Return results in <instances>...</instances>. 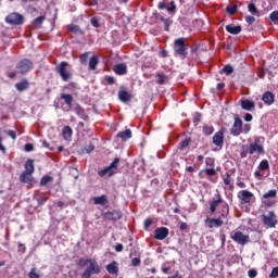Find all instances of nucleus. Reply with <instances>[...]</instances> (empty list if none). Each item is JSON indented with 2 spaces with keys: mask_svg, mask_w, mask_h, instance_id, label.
Segmentation results:
<instances>
[{
  "mask_svg": "<svg viewBox=\"0 0 278 278\" xmlns=\"http://www.w3.org/2000/svg\"><path fill=\"white\" fill-rule=\"evenodd\" d=\"M219 203H223V199H220V198L218 200H214L211 203L210 210H211L212 214H214V212H216V207H218Z\"/></svg>",
  "mask_w": 278,
  "mask_h": 278,
  "instance_id": "nucleus-31",
  "label": "nucleus"
},
{
  "mask_svg": "<svg viewBox=\"0 0 278 278\" xmlns=\"http://www.w3.org/2000/svg\"><path fill=\"white\" fill-rule=\"evenodd\" d=\"M87 62H88V52L80 55V63L87 64Z\"/></svg>",
  "mask_w": 278,
  "mask_h": 278,
  "instance_id": "nucleus-48",
  "label": "nucleus"
},
{
  "mask_svg": "<svg viewBox=\"0 0 278 278\" xmlns=\"http://www.w3.org/2000/svg\"><path fill=\"white\" fill-rule=\"evenodd\" d=\"M205 225L208 227V229H214V227H223V220L220 218L214 219V218H206Z\"/></svg>",
  "mask_w": 278,
  "mask_h": 278,
  "instance_id": "nucleus-14",
  "label": "nucleus"
},
{
  "mask_svg": "<svg viewBox=\"0 0 278 278\" xmlns=\"http://www.w3.org/2000/svg\"><path fill=\"white\" fill-rule=\"evenodd\" d=\"M224 73L227 74V75H231L233 73V67L231 65H226L224 68H223Z\"/></svg>",
  "mask_w": 278,
  "mask_h": 278,
  "instance_id": "nucleus-41",
  "label": "nucleus"
},
{
  "mask_svg": "<svg viewBox=\"0 0 278 278\" xmlns=\"http://www.w3.org/2000/svg\"><path fill=\"white\" fill-rule=\"evenodd\" d=\"M4 134H7V136L12 138V140H16V132H14V130H7L4 131Z\"/></svg>",
  "mask_w": 278,
  "mask_h": 278,
  "instance_id": "nucleus-45",
  "label": "nucleus"
},
{
  "mask_svg": "<svg viewBox=\"0 0 278 278\" xmlns=\"http://www.w3.org/2000/svg\"><path fill=\"white\" fill-rule=\"evenodd\" d=\"M29 278H40V275L36 274V268H33L29 274H28Z\"/></svg>",
  "mask_w": 278,
  "mask_h": 278,
  "instance_id": "nucleus-47",
  "label": "nucleus"
},
{
  "mask_svg": "<svg viewBox=\"0 0 278 278\" xmlns=\"http://www.w3.org/2000/svg\"><path fill=\"white\" fill-rule=\"evenodd\" d=\"M226 31H228V34H232V36H238V34L242 31V27L229 24L226 26Z\"/></svg>",
  "mask_w": 278,
  "mask_h": 278,
  "instance_id": "nucleus-18",
  "label": "nucleus"
},
{
  "mask_svg": "<svg viewBox=\"0 0 278 278\" xmlns=\"http://www.w3.org/2000/svg\"><path fill=\"white\" fill-rule=\"evenodd\" d=\"M99 21H101V18H99V17H92V18L90 20V23H91L92 27H101V24L99 23Z\"/></svg>",
  "mask_w": 278,
  "mask_h": 278,
  "instance_id": "nucleus-38",
  "label": "nucleus"
},
{
  "mask_svg": "<svg viewBox=\"0 0 278 278\" xmlns=\"http://www.w3.org/2000/svg\"><path fill=\"white\" fill-rule=\"evenodd\" d=\"M115 251L117 253H121V251H123V244L118 243L117 245H115Z\"/></svg>",
  "mask_w": 278,
  "mask_h": 278,
  "instance_id": "nucleus-62",
  "label": "nucleus"
},
{
  "mask_svg": "<svg viewBox=\"0 0 278 278\" xmlns=\"http://www.w3.org/2000/svg\"><path fill=\"white\" fill-rule=\"evenodd\" d=\"M270 278H277L278 277V267H274L271 273L269 274Z\"/></svg>",
  "mask_w": 278,
  "mask_h": 278,
  "instance_id": "nucleus-50",
  "label": "nucleus"
},
{
  "mask_svg": "<svg viewBox=\"0 0 278 278\" xmlns=\"http://www.w3.org/2000/svg\"><path fill=\"white\" fill-rule=\"evenodd\" d=\"M86 153H92V151H94V146L89 144L86 149H85Z\"/></svg>",
  "mask_w": 278,
  "mask_h": 278,
  "instance_id": "nucleus-58",
  "label": "nucleus"
},
{
  "mask_svg": "<svg viewBox=\"0 0 278 278\" xmlns=\"http://www.w3.org/2000/svg\"><path fill=\"white\" fill-rule=\"evenodd\" d=\"M70 31H73L74 34H77L79 31V26L72 24L68 26Z\"/></svg>",
  "mask_w": 278,
  "mask_h": 278,
  "instance_id": "nucleus-46",
  "label": "nucleus"
},
{
  "mask_svg": "<svg viewBox=\"0 0 278 278\" xmlns=\"http://www.w3.org/2000/svg\"><path fill=\"white\" fill-rule=\"evenodd\" d=\"M277 197V190L271 189L267 193L263 194V199H275Z\"/></svg>",
  "mask_w": 278,
  "mask_h": 278,
  "instance_id": "nucleus-32",
  "label": "nucleus"
},
{
  "mask_svg": "<svg viewBox=\"0 0 278 278\" xmlns=\"http://www.w3.org/2000/svg\"><path fill=\"white\" fill-rule=\"evenodd\" d=\"M248 10L251 14H257V7H255V3H250Z\"/></svg>",
  "mask_w": 278,
  "mask_h": 278,
  "instance_id": "nucleus-40",
  "label": "nucleus"
},
{
  "mask_svg": "<svg viewBox=\"0 0 278 278\" xmlns=\"http://www.w3.org/2000/svg\"><path fill=\"white\" fill-rule=\"evenodd\" d=\"M262 220L267 229H275V227H277V215L273 211H270L267 215H263Z\"/></svg>",
  "mask_w": 278,
  "mask_h": 278,
  "instance_id": "nucleus-6",
  "label": "nucleus"
},
{
  "mask_svg": "<svg viewBox=\"0 0 278 278\" xmlns=\"http://www.w3.org/2000/svg\"><path fill=\"white\" fill-rule=\"evenodd\" d=\"M104 80L112 86L114 84V76H105Z\"/></svg>",
  "mask_w": 278,
  "mask_h": 278,
  "instance_id": "nucleus-52",
  "label": "nucleus"
},
{
  "mask_svg": "<svg viewBox=\"0 0 278 278\" xmlns=\"http://www.w3.org/2000/svg\"><path fill=\"white\" fill-rule=\"evenodd\" d=\"M20 180H21L23 184H31V181H34V177H31V173H29V172H24V173L21 174Z\"/></svg>",
  "mask_w": 278,
  "mask_h": 278,
  "instance_id": "nucleus-21",
  "label": "nucleus"
},
{
  "mask_svg": "<svg viewBox=\"0 0 278 278\" xmlns=\"http://www.w3.org/2000/svg\"><path fill=\"white\" fill-rule=\"evenodd\" d=\"M131 264L132 266H140V258L138 257L132 258Z\"/></svg>",
  "mask_w": 278,
  "mask_h": 278,
  "instance_id": "nucleus-57",
  "label": "nucleus"
},
{
  "mask_svg": "<svg viewBox=\"0 0 278 278\" xmlns=\"http://www.w3.org/2000/svg\"><path fill=\"white\" fill-rule=\"evenodd\" d=\"M206 175H208V177H214V175H216V169L214 168L206 169Z\"/></svg>",
  "mask_w": 278,
  "mask_h": 278,
  "instance_id": "nucleus-54",
  "label": "nucleus"
},
{
  "mask_svg": "<svg viewBox=\"0 0 278 278\" xmlns=\"http://www.w3.org/2000/svg\"><path fill=\"white\" fill-rule=\"evenodd\" d=\"M241 108L247 112H252V110H255V102L251 100H241Z\"/></svg>",
  "mask_w": 278,
  "mask_h": 278,
  "instance_id": "nucleus-17",
  "label": "nucleus"
},
{
  "mask_svg": "<svg viewBox=\"0 0 278 278\" xmlns=\"http://www.w3.org/2000/svg\"><path fill=\"white\" fill-rule=\"evenodd\" d=\"M270 21H273V23H275V25H278V11H274L270 15H269Z\"/></svg>",
  "mask_w": 278,
  "mask_h": 278,
  "instance_id": "nucleus-34",
  "label": "nucleus"
},
{
  "mask_svg": "<svg viewBox=\"0 0 278 278\" xmlns=\"http://www.w3.org/2000/svg\"><path fill=\"white\" fill-rule=\"evenodd\" d=\"M119 162L121 160L118 157L114 159V161L110 164V166L98 172L99 177H112V175L116 173V168H118Z\"/></svg>",
  "mask_w": 278,
  "mask_h": 278,
  "instance_id": "nucleus-5",
  "label": "nucleus"
},
{
  "mask_svg": "<svg viewBox=\"0 0 278 278\" xmlns=\"http://www.w3.org/2000/svg\"><path fill=\"white\" fill-rule=\"evenodd\" d=\"M24 173H34V160L29 159L25 163V172Z\"/></svg>",
  "mask_w": 278,
  "mask_h": 278,
  "instance_id": "nucleus-28",
  "label": "nucleus"
},
{
  "mask_svg": "<svg viewBox=\"0 0 278 278\" xmlns=\"http://www.w3.org/2000/svg\"><path fill=\"white\" fill-rule=\"evenodd\" d=\"M168 228L166 227H161V228H156L154 230V238L156 240H166V238H168Z\"/></svg>",
  "mask_w": 278,
  "mask_h": 278,
  "instance_id": "nucleus-13",
  "label": "nucleus"
},
{
  "mask_svg": "<svg viewBox=\"0 0 278 278\" xmlns=\"http://www.w3.org/2000/svg\"><path fill=\"white\" fill-rule=\"evenodd\" d=\"M15 88L18 90V92H23V90H27V88H29V81H27V79H23L22 81L15 84Z\"/></svg>",
  "mask_w": 278,
  "mask_h": 278,
  "instance_id": "nucleus-25",
  "label": "nucleus"
},
{
  "mask_svg": "<svg viewBox=\"0 0 278 278\" xmlns=\"http://www.w3.org/2000/svg\"><path fill=\"white\" fill-rule=\"evenodd\" d=\"M43 21H45V16H39V17L35 18L34 26L35 27H40V25H42Z\"/></svg>",
  "mask_w": 278,
  "mask_h": 278,
  "instance_id": "nucleus-37",
  "label": "nucleus"
},
{
  "mask_svg": "<svg viewBox=\"0 0 278 278\" xmlns=\"http://www.w3.org/2000/svg\"><path fill=\"white\" fill-rule=\"evenodd\" d=\"M78 266H86V270L83 273V278H90L92 275H99L101 273V267L99 266V263L97 261L89 258H80L77 262Z\"/></svg>",
  "mask_w": 278,
  "mask_h": 278,
  "instance_id": "nucleus-1",
  "label": "nucleus"
},
{
  "mask_svg": "<svg viewBox=\"0 0 278 278\" xmlns=\"http://www.w3.org/2000/svg\"><path fill=\"white\" fill-rule=\"evenodd\" d=\"M56 73H59L63 81H71V79H73V73L68 70V62H61L60 65L56 66Z\"/></svg>",
  "mask_w": 278,
  "mask_h": 278,
  "instance_id": "nucleus-4",
  "label": "nucleus"
},
{
  "mask_svg": "<svg viewBox=\"0 0 278 278\" xmlns=\"http://www.w3.org/2000/svg\"><path fill=\"white\" fill-rule=\"evenodd\" d=\"M5 23L9 25H23L24 17L20 13H11L5 17Z\"/></svg>",
  "mask_w": 278,
  "mask_h": 278,
  "instance_id": "nucleus-10",
  "label": "nucleus"
},
{
  "mask_svg": "<svg viewBox=\"0 0 278 278\" xmlns=\"http://www.w3.org/2000/svg\"><path fill=\"white\" fill-rule=\"evenodd\" d=\"M17 73H21L22 75H25V73H29L31 68H34V63L29 60H22L16 65Z\"/></svg>",
  "mask_w": 278,
  "mask_h": 278,
  "instance_id": "nucleus-9",
  "label": "nucleus"
},
{
  "mask_svg": "<svg viewBox=\"0 0 278 278\" xmlns=\"http://www.w3.org/2000/svg\"><path fill=\"white\" fill-rule=\"evenodd\" d=\"M118 99L123 103H127V101H131V93H129L125 90H122V91L118 92Z\"/></svg>",
  "mask_w": 278,
  "mask_h": 278,
  "instance_id": "nucleus-22",
  "label": "nucleus"
},
{
  "mask_svg": "<svg viewBox=\"0 0 278 278\" xmlns=\"http://www.w3.org/2000/svg\"><path fill=\"white\" fill-rule=\"evenodd\" d=\"M24 149L26 152L34 151V146L31 143H26Z\"/></svg>",
  "mask_w": 278,
  "mask_h": 278,
  "instance_id": "nucleus-55",
  "label": "nucleus"
},
{
  "mask_svg": "<svg viewBox=\"0 0 278 278\" xmlns=\"http://www.w3.org/2000/svg\"><path fill=\"white\" fill-rule=\"evenodd\" d=\"M61 99H63V101H65L68 110H71L73 108V96H71L70 93H62Z\"/></svg>",
  "mask_w": 278,
  "mask_h": 278,
  "instance_id": "nucleus-27",
  "label": "nucleus"
},
{
  "mask_svg": "<svg viewBox=\"0 0 278 278\" xmlns=\"http://www.w3.org/2000/svg\"><path fill=\"white\" fill-rule=\"evenodd\" d=\"M245 21H247V23H248L249 25H253V23H255V17H254V16H248V17L245 18Z\"/></svg>",
  "mask_w": 278,
  "mask_h": 278,
  "instance_id": "nucleus-56",
  "label": "nucleus"
},
{
  "mask_svg": "<svg viewBox=\"0 0 278 278\" xmlns=\"http://www.w3.org/2000/svg\"><path fill=\"white\" fill-rule=\"evenodd\" d=\"M248 276H249L250 278H255V277H257V271H256L255 269H250V270L248 271Z\"/></svg>",
  "mask_w": 278,
  "mask_h": 278,
  "instance_id": "nucleus-51",
  "label": "nucleus"
},
{
  "mask_svg": "<svg viewBox=\"0 0 278 278\" xmlns=\"http://www.w3.org/2000/svg\"><path fill=\"white\" fill-rule=\"evenodd\" d=\"M163 24H164L165 31H168L170 25H173V21H170V18H167L165 20V22H163Z\"/></svg>",
  "mask_w": 278,
  "mask_h": 278,
  "instance_id": "nucleus-42",
  "label": "nucleus"
},
{
  "mask_svg": "<svg viewBox=\"0 0 278 278\" xmlns=\"http://www.w3.org/2000/svg\"><path fill=\"white\" fill-rule=\"evenodd\" d=\"M230 134L232 136H240L242 134V119H240L238 114H235V123L230 129Z\"/></svg>",
  "mask_w": 278,
  "mask_h": 278,
  "instance_id": "nucleus-11",
  "label": "nucleus"
},
{
  "mask_svg": "<svg viewBox=\"0 0 278 278\" xmlns=\"http://www.w3.org/2000/svg\"><path fill=\"white\" fill-rule=\"evenodd\" d=\"M237 11H238L237 5L227 7V12L230 13L231 15L236 14Z\"/></svg>",
  "mask_w": 278,
  "mask_h": 278,
  "instance_id": "nucleus-44",
  "label": "nucleus"
},
{
  "mask_svg": "<svg viewBox=\"0 0 278 278\" xmlns=\"http://www.w3.org/2000/svg\"><path fill=\"white\" fill-rule=\"evenodd\" d=\"M245 147L250 155H253V153H258V155H262L264 154V138L256 137L253 143H250V146H245Z\"/></svg>",
  "mask_w": 278,
  "mask_h": 278,
  "instance_id": "nucleus-3",
  "label": "nucleus"
},
{
  "mask_svg": "<svg viewBox=\"0 0 278 278\" xmlns=\"http://www.w3.org/2000/svg\"><path fill=\"white\" fill-rule=\"evenodd\" d=\"M249 131H251V125L247 124L243 127V134H249Z\"/></svg>",
  "mask_w": 278,
  "mask_h": 278,
  "instance_id": "nucleus-60",
  "label": "nucleus"
},
{
  "mask_svg": "<svg viewBox=\"0 0 278 278\" xmlns=\"http://www.w3.org/2000/svg\"><path fill=\"white\" fill-rule=\"evenodd\" d=\"M122 216L123 214L121 213V211H112L104 213V218H106V220H118Z\"/></svg>",
  "mask_w": 278,
  "mask_h": 278,
  "instance_id": "nucleus-15",
  "label": "nucleus"
},
{
  "mask_svg": "<svg viewBox=\"0 0 278 278\" xmlns=\"http://www.w3.org/2000/svg\"><path fill=\"white\" fill-rule=\"evenodd\" d=\"M156 81H157V84H160L161 86L162 85H164V81H166V76L165 75H163V74H157L156 75Z\"/></svg>",
  "mask_w": 278,
  "mask_h": 278,
  "instance_id": "nucleus-39",
  "label": "nucleus"
},
{
  "mask_svg": "<svg viewBox=\"0 0 278 278\" xmlns=\"http://www.w3.org/2000/svg\"><path fill=\"white\" fill-rule=\"evenodd\" d=\"M113 71L116 75H127V65L125 63L116 64L114 65Z\"/></svg>",
  "mask_w": 278,
  "mask_h": 278,
  "instance_id": "nucleus-16",
  "label": "nucleus"
},
{
  "mask_svg": "<svg viewBox=\"0 0 278 278\" xmlns=\"http://www.w3.org/2000/svg\"><path fill=\"white\" fill-rule=\"evenodd\" d=\"M38 201L39 205H43V203H47V198H40Z\"/></svg>",
  "mask_w": 278,
  "mask_h": 278,
  "instance_id": "nucleus-63",
  "label": "nucleus"
},
{
  "mask_svg": "<svg viewBox=\"0 0 278 278\" xmlns=\"http://www.w3.org/2000/svg\"><path fill=\"white\" fill-rule=\"evenodd\" d=\"M244 121L245 123H251V121H253V115H251V113H247L244 115Z\"/></svg>",
  "mask_w": 278,
  "mask_h": 278,
  "instance_id": "nucleus-53",
  "label": "nucleus"
},
{
  "mask_svg": "<svg viewBox=\"0 0 278 278\" xmlns=\"http://www.w3.org/2000/svg\"><path fill=\"white\" fill-rule=\"evenodd\" d=\"M99 64V58L97 56H91L89 60V68L90 71H94Z\"/></svg>",
  "mask_w": 278,
  "mask_h": 278,
  "instance_id": "nucleus-29",
  "label": "nucleus"
},
{
  "mask_svg": "<svg viewBox=\"0 0 278 278\" xmlns=\"http://www.w3.org/2000/svg\"><path fill=\"white\" fill-rule=\"evenodd\" d=\"M157 8L159 10H167L168 14L173 15H175L177 12V5H175V1L163 0L159 2Z\"/></svg>",
  "mask_w": 278,
  "mask_h": 278,
  "instance_id": "nucleus-8",
  "label": "nucleus"
},
{
  "mask_svg": "<svg viewBox=\"0 0 278 278\" xmlns=\"http://www.w3.org/2000/svg\"><path fill=\"white\" fill-rule=\"evenodd\" d=\"M117 137L121 138V140L123 142H125L126 140H129V138H131V129H126L124 131H119L117 134Z\"/></svg>",
  "mask_w": 278,
  "mask_h": 278,
  "instance_id": "nucleus-26",
  "label": "nucleus"
},
{
  "mask_svg": "<svg viewBox=\"0 0 278 278\" xmlns=\"http://www.w3.org/2000/svg\"><path fill=\"white\" fill-rule=\"evenodd\" d=\"M225 186H230V190H233V180H231V175L227 174L226 178H224Z\"/></svg>",
  "mask_w": 278,
  "mask_h": 278,
  "instance_id": "nucleus-33",
  "label": "nucleus"
},
{
  "mask_svg": "<svg viewBox=\"0 0 278 278\" xmlns=\"http://www.w3.org/2000/svg\"><path fill=\"white\" fill-rule=\"evenodd\" d=\"M231 240L233 242H237V244H240L241 247H244V244H249V235L242 233V231H235L230 233Z\"/></svg>",
  "mask_w": 278,
  "mask_h": 278,
  "instance_id": "nucleus-7",
  "label": "nucleus"
},
{
  "mask_svg": "<svg viewBox=\"0 0 278 278\" xmlns=\"http://www.w3.org/2000/svg\"><path fill=\"white\" fill-rule=\"evenodd\" d=\"M49 181H51V176H45L41 178L40 184H41V186H47V184H49Z\"/></svg>",
  "mask_w": 278,
  "mask_h": 278,
  "instance_id": "nucleus-43",
  "label": "nucleus"
},
{
  "mask_svg": "<svg viewBox=\"0 0 278 278\" xmlns=\"http://www.w3.org/2000/svg\"><path fill=\"white\" fill-rule=\"evenodd\" d=\"M62 136L64 140H71V138H73V128L71 126H64Z\"/></svg>",
  "mask_w": 278,
  "mask_h": 278,
  "instance_id": "nucleus-24",
  "label": "nucleus"
},
{
  "mask_svg": "<svg viewBox=\"0 0 278 278\" xmlns=\"http://www.w3.org/2000/svg\"><path fill=\"white\" fill-rule=\"evenodd\" d=\"M223 140H224L223 131H218L213 137V144H215V147H223Z\"/></svg>",
  "mask_w": 278,
  "mask_h": 278,
  "instance_id": "nucleus-20",
  "label": "nucleus"
},
{
  "mask_svg": "<svg viewBox=\"0 0 278 278\" xmlns=\"http://www.w3.org/2000/svg\"><path fill=\"white\" fill-rule=\"evenodd\" d=\"M190 144V139H185L184 141L180 142L179 148L180 149H186Z\"/></svg>",
  "mask_w": 278,
  "mask_h": 278,
  "instance_id": "nucleus-49",
  "label": "nucleus"
},
{
  "mask_svg": "<svg viewBox=\"0 0 278 278\" xmlns=\"http://www.w3.org/2000/svg\"><path fill=\"white\" fill-rule=\"evenodd\" d=\"M96 205H105L108 203V198L105 195H100L93 199Z\"/></svg>",
  "mask_w": 278,
  "mask_h": 278,
  "instance_id": "nucleus-30",
  "label": "nucleus"
},
{
  "mask_svg": "<svg viewBox=\"0 0 278 278\" xmlns=\"http://www.w3.org/2000/svg\"><path fill=\"white\" fill-rule=\"evenodd\" d=\"M203 131L206 136H212V134H214V128L212 126H204Z\"/></svg>",
  "mask_w": 278,
  "mask_h": 278,
  "instance_id": "nucleus-36",
  "label": "nucleus"
},
{
  "mask_svg": "<svg viewBox=\"0 0 278 278\" xmlns=\"http://www.w3.org/2000/svg\"><path fill=\"white\" fill-rule=\"evenodd\" d=\"M205 163H206L207 166H212V165L214 164V159L207 157V159L205 160Z\"/></svg>",
  "mask_w": 278,
  "mask_h": 278,
  "instance_id": "nucleus-59",
  "label": "nucleus"
},
{
  "mask_svg": "<svg viewBox=\"0 0 278 278\" xmlns=\"http://www.w3.org/2000/svg\"><path fill=\"white\" fill-rule=\"evenodd\" d=\"M247 153H249V151H248V150L242 151V152H241V154H240V155H241V157H247Z\"/></svg>",
  "mask_w": 278,
  "mask_h": 278,
  "instance_id": "nucleus-64",
  "label": "nucleus"
},
{
  "mask_svg": "<svg viewBox=\"0 0 278 278\" xmlns=\"http://www.w3.org/2000/svg\"><path fill=\"white\" fill-rule=\"evenodd\" d=\"M258 168H260L261 170H268V168H269L268 162H267L266 160H263V161L260 163Z\"/></svg>",
  "mask_w": 278,
  "mask_h": 278,
  "instance_id": "nucleus-35",
  "label": "nucleus"
},
{
  "mask_svg": "<svg viewBox=\"0 0 278 278\" xmlns=\"http://www.w3.org/2000/svg\"><path fill=\"white\" fill-rule=\"evenodd\" d=\"M151 225H152L151 219H146V222H144V229H149V227H151Z\"/></svg>",
  "mask_w": 278,
  "mask_h": 278,
  "instance_id": "nucleus-61",
  "label": "nucleus"
},
{
  "mask_svg": "<svg viewBox=\"0 0 278 278\" xmlns=\"http://www.w3.org/2000/svg\"><path fill=\"white\" fill-rule=\"evenodd\" d=\"M262 99H263L264 103H266V105H273V103H275V96L270 91H266L263 94Z\"/></svg>",
  "mask_w": 278,
  "mask_h": 278,
  "instance_id": "nucleus-19",
  "label": "nucleus"
},
{
  "mask_svg": "<svg viewBox=\"0 0 278 278\" xmlns=\"http://www.w3.org/2000/svg\"><path fill=\"white\" fill-rule=\"evenodd\" d=\"M106 270L110 275H117L118 274V263L112 262L111 264L106 265Z\"/></svg>",
  "mask_w": 278,
  "mask_h": 278,
  "instance_id": "nucleus-23",
  "label": "nucleus"
},
{
  "mask_svg": "<svg viewBox=\"0 0 278 278\" xmlns=\"http://www.w3.org/2000/svg\"><path fill=\"white\" fill-rule=\"evenodd\" d=\"M238 199L241 201L242 205H249L253 201V193L248 190H241L238 193Z\"/></svg>",
  "mask_w": 278,
  "mask_h": 278,
  "instance_id": "nucleus-12",
  "label": "nucleus"
},
{
  "mask_svg": "<svg viewBox=\"0 0 278 278\" xmlns=\"http://www.w3.org/2000/svg\"><path fill=\"white\" fill-rule=\"evenodd\" d=\"M173 49L176 58H180V60L188 58V43H186V38L181 37L176 39Z\"/></svg>",
  "mask_w": 278,
  "mask_h": 278,
  "instance_id": "nucleus-2",
  "label": "nucleus"
}]
</instances>
